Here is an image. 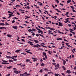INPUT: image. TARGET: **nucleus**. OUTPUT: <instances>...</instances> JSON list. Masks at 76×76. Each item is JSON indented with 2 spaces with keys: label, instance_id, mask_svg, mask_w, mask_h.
<instances>
[{
  "label": "nucleus",
  "instance_id": "obj_1",
  "mask_svg": "<svg viewBox=\"0 0 76 76\" xmlns=\"http://www.w3.org/2000/svg\"><path fill=\"white\" fill-rule=\"evenodd\" d=\"M2 61L4 62H2L1 64H9V63H7L8 62L7 61H4L2 59Z\"/></svg>",
  "mask_w": 76,
  "mask_h": 76
},
{
  "label": "nucleus",
  "instance_id": "obj_2",
  "mask_svg": "<svg viewBox=\"0 0 76 76\" xmlns=\"http://www.w3.org/2000/svg\"><path fill=\"white\" fill-rule=\"evenodd\" d=\"M55 70H57L58 68H59V64H57V65L55 66Z\"/></svg>",
  "mask_w": 76,
  "mask_h": 76
},
{
  "label": "nucleus",
  "instance_id": "obj_3",
  "mask_svg": "<svg viewBox=\"0 0 76 76\" xmlns=\"http://www.w3.org/2000/svg\"><path fill=\"white\" fill-rule=\"evenodd\" d=\"M37 45H34V46H32V47H36V48H38V47H40V45H38V44H37Z\"/></svg>",
  "mask_w": 76,
  "mask_h": 76
},
{
  "label": "nucleus",
  "instance_id": "obj_4",
  "mask_svg": "<svg viewBox=\"0 0 76 76\" xmlns=\"http://www.w3.org/2000/svg\"><path fill=\"white\" fill-rule=\"evenodd\" d=\"M23 75H26L25 76H29L30 75V74H28L27 72H25L23 73Z\"/></svg>",
  "mask_w": 76,
  "mask_h": 76
},
{
  "label": "nucleus",
  "instance_id": "obj_5",
  "mask_svg": "<svg viewBox=\"0 0 76 76\" xmlns=\"http://www.w3.org/2000/svg\"><path fill=\"white\" fill-rule=\"evenodd\" d=\"M70 70H67V71L66 72V73H67L68 74H70V73H71V72H70Z\"/></svg>",
  "mask_w": 76,
  "mask_h": 76
},
{
  "label": "nucleus",
  "instance_id": "obj_6",
  "mask_svg": "<svg viewBox=\"0 0 76 76\" xmlns=\"http://www.w3.org/2000/svg\"><path fill=\"white\" fill-rule=\"evenodd\" d=\"M0 29H6V28L4 27H0Z\"/></svg>",
  "mask_w": 76,
  "mask_h": 76
},
{
  "label": "nucleus",
  "instance_id": "obj_7",
  "mask_svg": "<svg viewBox=\"0 0 76 76\" xmlns=\"http://www.w3.org/2000/svg\"><path fill=\"white\" fill-rule=\"evenodd\" d=\"M8 37H9V38H12V35L10 34H7V36Z\"/></svg>",
  "mask_w": 76,
  "mask_h": 76
},
{
  "label": "nucleus",
  "instance_id": "obj_8",
  "mask_svg": "<svg viewBox=\"0 0 76 76\" xmlns=\"http://www.w3.org/2000/svg\"><path fill=\"white\" fill-rule=\"evenodd\" d=\"M12 28L15 29H18V27L17 26H12Z\"/></svg>",
  "mask_w": 76,
  "mask_h": 76
},
{
  "label": "nucleus",
  "instance_id": "obj_9",
  "mask_svg": "<svg viewBox=\"0 0 76 76\" xmlns=\"http://www.w3.org/2000/svg\"><path fill=\"white\" fill-rule=\"evenodd\" d=\"M59 26H63V25H62V23H61V22H59Z\"/></svg>",
  "mask_w": 76,
  "mask_h": 76
},
{
  "label": "nucleus",
  "instance_id": "obj_10",
  "mask_svg": "<svg viewBox=\"0 0 76 76\" xmlns=\"http://www.w3.org/2000/svg\"><path fill=\"white\" fill-rule=\"evenodd\" d=\"M34 41L35 42V43H36V44H38L39 43V41H38V40H34Z\"/></svg>",
  "mask_w": 76,
  "mask_h": 76
},
{
  "label": "nucleus",
  "instance_id": "obj_11",
  "mask_svg": "<svg viewBox=\"0 0 76 76\" xmlns=\"http://www.w3.org/2000/svg\"><path fill=\"white\" fill-rule=\"evenodd\" d=\"M14 73H16V74H18V71L15 70L14 71Z\"/></svg>",
  "mask_w": 76,
  "mask_h": 76
},
{
  "label": "nucleus",
  "instance_id": "obj_12",
  "mask_svg": "<svg viewBox=\"0 0 76 76\" xmlns=\"http://www.w3.org/2000/svg\"><path fill=\"white\" fill-rule=\"evenodd\" d=\"M26 52V53H29V54H32V53L30 52L27 51L26 50H25Z\"/></svg>",
  "mask_w": 76,
  "mask_h": 76
},
{
  "label": "nucleus",
  "instance_id": "obj_13",
  "mask_svg": "<svg viewBox=\"0 0 76 76\" xmlns=\"http://www.w3.org/2000/svg\"><path fill=\"white\" fill-rule=\"evenodd\" d=\"M54 75H55V76H58V75L60 76H61V75H60V74H57L55 73L54 74Z\"/></svg>",
  "mask_w": 76,
  "mask_h": 76
},
{
  "label": "nucleus",
  "instance_id": "obj_14",
  "mask_svg": "<svg viewBox=\"0 0 76 76\" xmlns=\"http://www.w3.org/2000/svg\"><path fill=\"white\" fill-rule=\"evenodd\" d=\"M62 39L58 37V38L57 39V40H62Z\"/></svg>",
  "mask_w": 76,
  "mask_h": 76
},
{
  "label": "nucleus",
  "instance_id": "obj_15",
  "mask_svg": "<svg viewBox=\"0 0 76 76\" xmlns=\"http://www.w3.org/2000/svg\"><path fill=\"white\" fill-rule=\"evenodd\" d=\"M32 59H34V61H37V59H36L34 58H32Z\"/></svg>",
  "mask_w": 76,
  "mask_h": 76
},
{
  "label": "nucleus",
  "instance_id": "obj_16",
  "mask_svg": "<svg viewBox=\"0 0 76 76\" xmlns=\"http://www.w3.org/2000/svg\"><path fill=\"white\" fill-rule=\"evenodd\" d=\"M71 1H71L70 0H69L67 1V4H68V3H70V2H71Z\"/></svg>",
  "mask_w": 76,
  "mask_h": 76
},
{
  "label": "nucleus",
  "instance_id": "obj_17",
  "mask_svg": "<svg viewBox=\"0 0 76 76\" xmlns=\"http://www.w3.org/2000/svg\"><path fill=\"white\" fill-rule=\"evenodd\" d=\"M11 58L13 59V60H14V61H17V59H15L14 58Z\"/></svg>",
  "mask_w": 76,
  "mask_h": 76
},
{
  "label": "nucleus",
  "instance_id": "obj_18",
  "mask_svg": "<svg viewBox=\"0 0 76 76\" xmlns=\"http://www.w3.org/2000/svg\"><path fill=\"white\" fill-rule=\"evenodd\" d=\"M19 51H20V50H16L15 52L16 53H19Z\"/></svg>",
  "mask_w": 76,
  "mask_h": 76
},
{
  "label": "nucleus",
  "instance_id": "obj_19",
  "mask_svg": "<svg viewBox=\"0 0 76 76\" xmlns=\"http://www.w3.org/2000/svg\"><path fill=\"white\" fill-rule=\"evenodd\" d=\"M44 70L45 71L46 70V71H48V68H44Z\"/></svg>",
  "mask_w": 76,
  "mask_h": 76
},
{
  "label": "nucleus",
  "instance_id": "obj_20",
  "mask_svg": "<svg viewBox=\"0 0 76 76\" xmlns=\"http://www.w3.org/2000/svg\"><path fill=\"white\" fill-rule=\"evenodd\" d=\"M28 32H33V31L31 29H29V30H28Z\"/></svg>",
  "mask_w": 76,
  "mask_h": 76
},
{
  "label": "nucleus",
  "instance_id": "obj_21",
  "mask_svg": "<svg viewBox=\"0 0 76 76\" xmlns=\"http://www.w3.org/2000/svg\"><path fill=\"white\" fill-rule=\"evenodd\" d=\"M62 68L64 70H66V68H65L64 67V66H62Z\"/></svg>",
  "mask_w": 76,
  "mask_h": 76
},
{
  "label": "nucleus",
  "instance_id": "obj_22",
  "mask_svg": "<svg viewBox=\"0 0 76 76\" xmlns=\"http://www.w3.org/2000/svg\"><path fill=\"white\" fill-rule=\"evenodd\" d=\"M56 10H57L58 11V12H59V13H61V11L58 10V9H56Z\"/></svg>",
  "mask_w": 76,
  "mask_h": 76
},
{
  "label": "nucleus",
  "instance_id": "obj_23",
  "mask_svg": "<svg viewBox=\"0 0 76 76\" xmlns=\"http://www.w3.org/2000/svg\"><path fill=\"white\" fill-rule=\"evenodd\" d=\"M66 61L64 60V61H63L64 65H65V64H66Z\"/></svg>",
  "mask_w": 76,
  "mask_h": 76
},
{
  "label": "nucleus",
  "instance_id": "obj_24",
  "mask_svg": "<svg viewBox=\"0 0 76 76\" xmlns=\"http://www.w3.org/2000/svg\"><path fill=\"white\" fill-rule=\"evenodd\" d=\"M7 58H12V57H11L9 56H7Z\"/></svg>",
  "mask_w": 76,
  "mask_h": 76
},
{
  "label": "nucleus",
  "instance_id": "obj_25",
  "mask_svg": "<svg viewBox=\"0 0 76 76\" xmlns=\"http://www.w3.org/2000/svg\"><path fill=\"white\" fill-rule=\"evenodd\" d=\"M12 66H10L8 67H7V69H11V68H12Z\"/></svg>",
  "mask_w": 76,
  "mask_h": 76
},
{
  "label": "nucleus",
  "instance_id": "obj_26",
  "mask_svg": "<svg viewBox=\"0 0 76 76\" xmlns=\"http://www.w3.org/2000/svg\"><path fill=\"white\" fill-rule=\"evenodd\" d=\"M42 54L43 55L45 56H46L47 54L45 52H43Z\"/></svg>",
  "mask_w": 76,
  "mask_h": 76
},
{
  "label": "nucleus",
  "instance_id": "obj_27",
  "mask_svg": "<svg viewBox=\"0 0 76 76\" xmlns=\"http://www.w3.org/2000/svg\"><path fill=\"white\" fill-rule=\"evenodd\" d=\"M70 32H71V33H72V34H73V35L75 34V33L73 32V31H69Z\"/></svg>",
  "mask_w": 76,
  "mask_h": 76
},
{
  "label": "nucleus",
  "instance_id": "obj_28",
  "mask_svg": "<svg viewBox=\"0 0 76 76\" xmlns=\"http://www.w3.org/2000/svg\"><path fill=\"white\" fill-rule=\"evenodd\" d=\"M56 2H57V4H58L59 3V1H58V0H56L55 1Z\"/></svg>",
  "mask_w": 76,
  "mask_h": 76
},
{
  "label": "nucleus",
  "instance_id": "obj_29",
  "mask_svg": "<svg viewBox=\"0 0 76 76\" xmlns=\"http://www.w3.org/2000/svg\"><path fill=\"white\" fill-rule=\"evenodd\" d=\"M26 62H29V61H30V60L29 59H26Z\"/></svg>",
  "mask_w": 76,
  "mask_h": 76
},
{
  "label": "nucleus",
  "instance_id": "obj_30",
  "mask_svg": "<svg viewBox=\"0 0 76 76\" xmlns=\"http://www.w3.org/2000/svg\"><path fill=\"white\" fill-rule=\"evenodd\" d=\"M20 76H25V75H23L22 74H20Z\"/></svg>",
  "mask_w": 76,
  "mask_h": 76
},
{
  "label": "nucleus",
  "instance_id": "obj_31",
  "mask_svg": "<svg viewBox=\"0 0 76 76\" xmlns=\"http://www.w3.org/2000/svg\"><path fill=\"white\" fill-rule=\"evenodd\" d=\"M31 33L32 34V35H33V36H34V35H35V33L32 32H31Z\"/></svg>",
  "mask_w": 76,
  "mask_h": 76
},
{
  "label": "nucleus",
  "instance_id": "obj_32",
  "mask_svg": "<svg viewBox=\"0 0 76 76\" xmlns=\"http://www.w3.org/2000/svg\"><path fill=\"white\" fill-rule=\"evenodd\" d=\"M36 29H37V30H38V31H41V30L40 29H39L37 27H36Z\"/></svg>",
  "mask_w": 76,
  "mask_h": 76
},
{
  "label": "nucleus",
  "instance_id": "obj_33",
  "mask_svg": "<svg viewBox=\"0 0 76 76\" xmlns=\"http://www.w3.org/2000/svg\"><path fill=\"white\" fill-rule=\"evenodd\" d=\"M45 66V64L44 63H42V64H41V66Z\"/></svg>",
  "mask_w": 76,
  "mask_h": 76
},
{
  "label": "nucleus",
  "instance_id": "obj_34",
  "mask_svg": "<svg viewBox=\"0 0 76 76\" xmlns=\"http://www.w3.org/2000/svg\"><path fill=\"white\" fill-rule=\"evenodd\" d=\"M48 34H51L52 35H54V34L52 33H51L50 32H49V33H48Z\"/></svg>",
  "mask_w": 76,
  "mask_h": 76
},
{
  "label": "nucleus",
  "instance_id": "obj_35",
  "mask_svg": "<svg viewBox=\"0 0 76 76\" xmlns=\"http://www.w3.org/2000/svg\"><path fill=\"white\" fill-rule=\"evenodd\" d=\"M9 17H8L9 18H11L12 15H11V14H9Z\"/></svg>",
  "mask_w": 76,
  "mask_h": 76
},
{
  "label": "nucleus",
  "instance_id": "obj_36",
  "mask_svg": "<svg viewBox=\"0 0 76 76\" xmlns=\"http://www.w3.org/2000/svg\"><path fill=\"white\" fill-rule=\"evenodd\" d=\"M39 35H40V36H41V37H42V38H44V36L42 35V34H39Z\"/></svg>",
  "mask_w": 76,
  "mask_h": 76
},
{
  "label": "nucleus",
  "instance_id": "obj_37",
  "mask_svg": "<svg viewBox=\"0 0 76 76\" xmlns=\"http://www.w3.org/2000/svg\"><path fill=\"white\" fill-rule=\"evenodd\" d=\"M18 57V56H12V58H14L15 57V58H16V57Z\"/></svg>",
  "mask_w": 76,
  "mask_h": 76
},
{
  "label": "nucleus",
  "instance_id": "obj_38",
  "mask_svg": "<svg viewBox=\"0 0 76 76\" xmlns=\"http://www.w3.org/2000/svg\"><path fill=\"white\" fill-rule=\"evenodd\" d=\"M21 54H23L24 55H26V53H21Z\"/></svg>",
  "mask_w": 76,
  "mask_h": 76
},
{
  "label": "nucleus",
  "instance_id": "obj_39",
  "mask_svg": "<svg viewBox=\"0 0 76 76\" xmlns=\"http://www.w3.org/2000/svg\"><path fill=\"white\" fill-rule=\"evenodd\" d=\"M50 30H51V31H53V30L54 31L55 30V29L53 28H51Z\"/></svg>",
  "mask_w": 76,
  "mask_h": 76
},
{
  "label": "nucleus",
  "instance_id": "obj_40",
  "mask_svg": "<svg viewBox=\"0 0 76 76\" xmlns=\"http://www.w3.org/2000/svg\"><path fill=\"white\" fill-rule=\"evenodd\" d=\"M28 43L30 44V43H33L32 42H30V41H28Z\"/></svg>",
  "mask_w": 76,
  "mask_h": 76
},
{
  "label": "nucleus",
  "instance_id": "obj_41",
  "mask_svg": "<svg viewBox=\"0 0 76 76\" xmlns=\"http://www.w3.org/2000/svg\"><path fill=\"white\" fill-rule=\"evenodd\" d=\"M9 62H10V63H11V62H13V61L10 60H9Z\"/></svg>",
  "mask_w": 76,
  "mask_h": 76
},
{
  "label": "nucleus",
  "instance_id": "obj_42",
  "mask_svg": "<svg viewBox=\"0 0 76 76\" xmlns=\"http://www.w3.org/2000/svg\"><path fill=\"white\" fill-rule=\"evenodd\" d=\"M39 72L40 73H42V69H41L39 71Z\"/></svg>",
  "mask_w": 76,
  "mask_h": 76
},
{
  "label": "nucleus",
  "instance_id": "obj_43",
  "mask_svg": "<svg viewBox=\"0 0 76 76\" xmlns=\"http://www.w3.org/2000/svg\"><path fill=\"white\" fill-rule=\"evenodd\" d=\"M61 75H63V76H65V74H64V73H62Z\"/></svg>",
  "mask_w": 76,
  "mask_h": 76
},
{
  "label": "nucleus",
  "instance_id": "obj_44",
  "mask_svg": "<svg viewBox=\"0 0 76 76\" xmlns=\"http://www.w3.org/2000/svg\"><path fill=\"white\" fill-rule=\"evenodd\" d=\"M48 53L49 54H51V51H49L48 52Z\"/></svg>",
  "mask_w": 76,
  "mask_h": 76
},
{
  "label": "nucleus",
  "instance_id": "obj_45",
  "mask_svg": "<svg viewBox=\"0 0 76 76\" xmlns=\"http://www.w3.org/2000/svg\"><path fill=\"white\" fill-rule=\"evenodd\" d=\"M70 7H71V9H75V8H74V7L72 6H71Z\"/></svg>",
  "mask_w": 76,
  "mask_h": 76
},
{
  "label": "nucleus",
  "instance_id": "obj_46",
  "mask_svg": "<svg viewBox=\"0 0 76 76\" xmlns=\"http://www.w3.org/2000/svg\"><path fill=\"white\" fill-rule=\"evenodd\" d=\"M25 17H26V18H25V19H27V18H28V16H26V15L25 16Z\"/></svg>",
  "mask_w": 76,
  "mask_h": 76
},
{
  "label": "nucleus",
  "instance_id": "obj_47",
  "mask_svg": "<svg viewBox=\"0 0 76 76\" xmlns=\"http://www.w3.org/2000/svg\"><path fill=\"white\" fill-rule=\"evenodd\" d=\"M30 44L31 45H34V44H32V43H30Z\"/></svg>",
  "mask_w": 76,
  "mask_h": 76
},
{
  "label": "nucleus",
  "instance_id": "obj_48",
  "mask_svg": "<svg viewBox=\"0 0 76 76\" xmlns=\"http://www.w3.org/2000/svg\"><path fill=\"white\" fill-rule=\"evenodd\" d=\"M40 6H42V3H40V4H39Z\"/></svg>",
  "mask_w": 76,
  "mask_h": 76
},
{
  "label": "nucleus",
  "instance_id": "obj_49",
  "mask_svg": "<svg viewBox=\"0 0 76 76\" xmlns=\"http://www.w3.org/2000/svg\"><path fill=\"white\" fill-rule=\"evenodd\" d=\"M1 25H2L3 26H4V25H5V24H4V23H2L1 24Z\"/></svg>",
  "mask_w": 76,
  "mask_h": 76
},
{
  "label": "nucleus",
  "instance_id": "obj_50",
  "mask_svg": "<svg viewBox=\"0 0 76 76\" xmlns=\"http://www.w3.org/2000/svg\"><path fill=\"white\" fill-rule=\"evenodd\" d=\"M18 44H23V43L18 42Z\"/></svg>",
  "mask_w": 76,
  "mask_h": 76
},
{
  "label": "nucleus",
  "instance_id": "obj_51",
  "mask_svg": "<svg viewBox=\"0 0 76 76\" xmlns=\"http://www.w3.org/2000/svg\"><path fill=\"white\" fill-rule=\"evenodd\" d=\"M69 30L70 31H74V30H73L71 28L69 29Z\"/></svg>",
  "mask_w": 76,
  "mask_h": 76
},
{
  "label": "nucleus",
  "instance_id": "obj_52",
  "mask_svg": "<svg viewBox=\"0 0 76 76\" xmlns=\"http://www.w3.org/2000/svg\"><path fill=\"white\" fill-rule=\"evenodd\" d=\"M58 33H59V34H61V32L60 31L58 30Z\"/></svg>",
  "mask_w": 76,
  "mask_h": 76
},
{
  "label": "nucleus",
  "instance_id": "obj_53",
  "mask_svg": "<svg viewBox=\"0 0 76 76\" xmlns=\"http://www.w3.org/2000/svg\"><path fill=\"white\" fill-rule=\"evenodd\" d=\"M21 40L23 42H25V40L24 39H22Z\"/></svg>",
  "mask_w": 76,
  "mask_h": 76
},
{
  "label": "nucleus",
  "instance_id": "obj_54",
  "mask_svg": "<svg viewBox=\"0 0 76 76\" xmlns=\"http://www.w3.org/2000/svg\"><path fill=\"white\" fill-rule=\"evenodd\" d=\"M25 50H27V51H31V50H28V49H25Z\"/></svg>",
  "mask_w": 76,
  "mask_h": 76
},
{
  "label": "nucleus",
  "instance_id": "obj_55",
  "mask_svg": "<svg viewBox=\"0 0 76 76\" xmlns=\"http://www.w3.org/2000/svg\"><path fill=\"white\" fill-rule=\"evenodd\" d=\"M33 31H36V30L35 29H34V28L32 29Z\"/></svg>",
  "mask_w": 76,
  "mask_h": 76
},
{
  "label": "nucleus",
  "instance_id": "obj_56",
  "mask_svg": "<svg viewBox=\"0 0 76 76\" xmlns=\"http://www.w3.org/2000/svg\"><path fill=\"white\" fill-rule=\"evenodd\" d=\"M15 20H13L12 21V23H15Z\"/></svg>",
  "mask_w": 76,
  "mask_h": 76
},
{
  "label": "nucleus",
  "instance_id": "obj_57",
  "mask_svg": "<svg viewBox=\"0 0 76 76\" xmlns=\"http://www.w3.org/2000/svg\"><path fill=\"white\" fill-rule=\"evenodd\" d=\"M73 12H76V11L74 10H72Z\"/></svg>",
  "mask_w": 76,
  "mask_h": 76
},
{
  "label": "nucleus",
  "instance_id": "obj_58",
  "mask_svg": "<svg viewBox=\"0 0 76 76\" xmlns=\"http://www.w3.org/2000/svg\"><path fill=\"white\" fill-rule=\"evenodd\" d=\"M10 75V74H9L7 75L6 76H9Z\"/></svg>",
  "mask_w": 76,
  "mask_h": 76
},
{
  "label": "nucleus",
  "instance_id": "obj_59",
  "mask_svg": "<svg viewBox=\"0 0 76 76\" xmlns=\"http://www.w3.org/2000/svg\"><path fill=\"white\" fill-rule=\"evenodd\" d=\"M21 72V71H18V73H20Z\"/></svg>",
  "mask_w": 76,
  "mask_h": 76
},
{
  "label": "nucleus",
  "instance_id": "obj_60",
  "mask_svg": "<svg viewBox=\"0 0 76 76\" xmlns=\"http://www.w3.org/2000/svg\"><path fill=\"white\" fill-rule=\"evenodd\" d=\"M27 6H29V3H28V2H27Z\"/></svg>",
  "mask_w": 76,
  "mask_h": 76
},
{
  "label": "nucleus",
  "instance_id": "obj_61",
  "mask_svg": "<svg viewBox=\"0 0 76 76\" xmlns=\"http://www.w3.org/2000/svg\"><path fill=\"white\" fill-rule=\"evenodd\" d=\"M65 44H66L67 46H68L69 45V43H65Z\"/></svg>",
  "mask_w": 76,
  "mask_h": 76
},
{
  "label": "nucleus",
  "instance_id": "obj_62",
  "mask_svg": "<svg viewBox=\"0 0 76 76\" xmlns=\"http://www.w3.org/2000/svg\"><path fill=\"white\" fill-rule=\"evenodd\" d=\"M21 64H22V63H20L19 64H17V66H19V65H21Z\"/></svg>",
  "mask_w": 76,
  "mask_h": 76
},
{
  "label": "nucleus",
  "instance_id": "obj_63",
  "mask_svg": "<svg viewBox=\"0 0 76 76\" xmlns=\"http://www.w3.org/2000/svg\"><path fill=\"white\" fill-rule=\"evenodd\" d=\"M36 36L37 37H39V34H36Z\"/></svg>",
  "mask_w": 76,
  "mask_h": 76
},
{
  "label": "nucleus",
  "instance_id": "obj_64",
  "mask_svg": "<svg viewBox=\"0 0 76 76\" xmlns=\"http://www.w3.org/2000/svg\"><path fill=\"white\" fill-rule=\"evenodd\" d=\"M60 5L61 6H63V4H62L61 3H60Z\"/></svg>",
  "mask_w": 76,
  "mask_h": 76
}]
</instances>
